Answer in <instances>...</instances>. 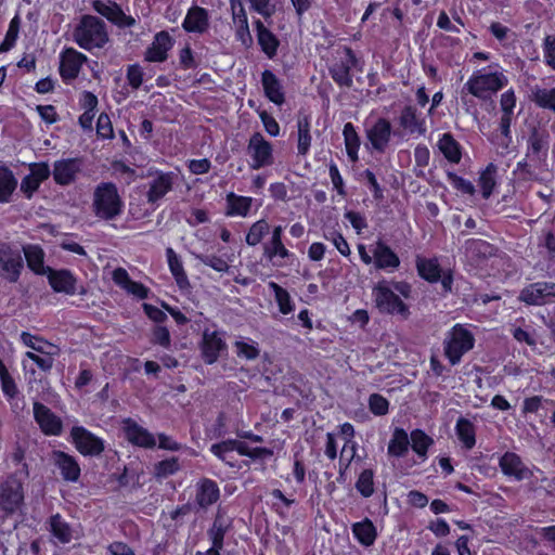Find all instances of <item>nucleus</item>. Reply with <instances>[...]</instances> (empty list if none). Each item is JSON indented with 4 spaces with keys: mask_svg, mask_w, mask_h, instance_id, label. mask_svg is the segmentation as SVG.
<instances>
[{
    "mask_svg": "<svg viewBox=\"0 0 555 555\" xmlns=\"http://www.w3.org/2000/svg\"><path fill=\"white\" fill-rule=\"evenodd\" d=\"M70 436L77 450L83 455H100L104 450V443L102 439L94 436L83 427H73L70 430Z\"/></svg>",
    "mask_w": 555,
    "mask_h": 555,
    "instance_id": "9b49d317",
    "label": "nucleus"
},
{
    "mask_svg": "<svg viewBox=\"0 0 555 555\" xmlns=\"http://www.w3.org/2000/svg\"><path fill=\"white\" fill-rule=\"evenodd\" d=\"M220 496V490L216 481L203 478L196 485V503L202 508H207L215 504Z\"/></svg>",
    "mask_w": 555,
    "mask_h": 555,
    "instance_id": "4be33fe9",
    "label": "nucleus"
},
{
    "mask_svg": "<svg viewBox=\"0 0 555 555\" xmlns=\"http://www.w3.org/2000/svg\"><path fill=\"white\" fill-rule=\"evenodd\" d=\"M370 411L375 415H385L388 412L389 402L379 393H373L369 398Z\"/></svg>",
    "mask_w": 555,
    "mask_h": 555,
    "instance_id": "052dcab7",
    "label": "nucleus"
},
{
    "mask_svg": "<svg viewBox=\"0 0 555 555\" xmlns=\"http://www.w3.org/2000/svg\"><path fill=\"white\" fill-rule=\"evenodd\" d=\"M374 264L377 269L395 270L400 264L399 257L385 243L378 241L373 249Z\"/></svg>",
    "mask_w": 555,
    "mask_h": 555,
    "instance_id": "cd10ccee",
    "label": "nucleus"
},
{
    "mask_svg": "<svg viewBox=\"0 0 555 555\" xmlns=\"http://www.w3.org/2000/svg\"><path fill=\"white\" fill-rule=\"evenodd\" d=\"M227 530L228 525L225 524L222 515L218 512L211 528L208 530V535L211 540V545L216 546V548H222L223 539Z\"/></svg>",
    "mask_w": 555,
    "mask_h": 555,
    "instance_id": "37998d69",
    "label": "nucleus"
},
{
    "mask_svg": "<svg viewBox=\"0 0 555 555\" xmlns=\"http://www.w3.org/2000/svg\"><path fill=\"white\" fill-rule=\"evenodd\" d=\"M411 442L413 451L422 459L427 455L428 448L434 443V440L421 429H415L411 433Z\"/></svg>",
    "mask_w": 555,
    "mask_h": 555,
    "instance_id": "c03bdc74",
    "label": "nucleus"
},
{
    "mask_svg": "<svg viewBox=\"0 0 555 555\" xmlns=\"http://www.w3.org/2000/svg\"><path fill=\"white\" fill-rule=\"evenodd\" d=\"M87 56L74 48H66L60 56V74L64 80L77 78Z\"/></svg>",
    "mask_w": 555,
    "mask_h": 555,
    "instance_id": "ddd939ff",
    "label": "nucleus"
},
{
    "mask_svg": "<svg viewBox=\"0 0 555 555\" xmlns=\"http://www.w3.org/2000/svg\"><path fill=\"white\" fill-rule=\"evenodd\" d=\"M399 125L411 134L424 135L427 130L425 119L418 116L416 107L412 105L402 108Z\"/></svg>",
    "mask_w": 555,
    "mask_h": 555,
    "instance_id": "5701e85b",
    "label": "nucleus"
},
{
    "mask_svg": "<svg viewBox=\"0 0 555 555\" xmlns=\"http://www.w3.org/2000/svg\"><path fill=\"white\" fill-rule=\"evenodd\" d=\"M17 186V180L11 169L0 166V203H9Z\"/></svg>",
    "mask_w": 555,
    "mask_h": 555,
    "instance_id": "f704fd0d",
    "label": "nucleus"
},
{
    "mask_svg": "<svg viewBox=\"0 0 555 555\" xmlns=\"http://www.w3.org/2000/svg\"><path fill=\"white\" fill-rule=\"evenodd\" d=\"M269 287L273 291L275 300L279 305V309L283 314H288L293 311V305L291 300V296L286 289L276 284L275 282H270Z\"/></svg>",
    "mask_w": 555,
    "mask_h": 555,
    "instance_id": "09e8293b",
    "label": "nucleus"
},
{
    "mask_svg": "<svg viewBox=\"0 0 555 555\" xmlns=\"http://www.w3.org/2000/svg\"><path fill=\"white\" fill-rule=\"evenodd\" d=\"M548 134L545 130L533 127L528 140L526 158L517 164V169L522 173L532 176L531 168H541L547 157Z\"/></svg>",
    "mask_w": 555,
    "mask_h": 555,
    "instance_id": "f03ea898",
    "label": "nucleus"
},
{
    "mask_svg": "<svg viewBox=\"0 0 555 555\" xmlns=\"http://www.w3.org/2000/svg\"><path fill=\"white\" fill-rule=\"evenodd\" d=\"M391 124L386 118H378L366 131L367 139L373 149L380 153L386 151L391 139Z\"/></svg>",
    "mask_w": 555,
    "mask_h": 555,
    "instance_id": "2eb2a0df",
    "label": "nucleus"
},
{
    "mask_svg": "<svg viewBox=\"0 0 555 555\" xmlns=\"http://www.w3.org/2000/svg\"><path fill=\"white\" fill-rule=\"evenodd\" d=\"M311 141L309 117L300 115L297 118V152L299 155L305 156L308 154Z\"/></svg>",
    "mask_w": 555,
    "mask_h": 555,
    "instance_id": "72a5a7b5",
    "label": "nucleus"
},
{
    "mask_svg": "<svg viewBox=\"0 0 555 555\" xmlns=\"http://www.w3.org/2000/svg\"><path fill=\"white\" fill-rule=\"evenodd\" d=\"M438 147L449 162L454 164L460 163L462 157L461 147L452 134L443 133L438 141Z\"/></svg>",
    "mask_w": 555,
    "mask_h": 555,
    "instance_id": "e433bc0d",
    "label": "nucleus"
},
{
    "mask_svg": "<svg viewBox=\"0 0 555 555\" xmlns=\"http://www.w3.org/2000/svg\"><path fill=\"white\" fill-rule=\"evenodd\" d=\"M0 382H1V388L4 395H7L10 398H14L17 393V387L10 375L7 366L4 365L3 361L0 359Z\"/></svg>",
    "mask_w": 555,
    "mask_h": 555,
    "instance_id": "4d7b16f0",
    "label": "nucleus"
},
{
    "mask_svg": "<svg viewBox=\"0 0 555 555\" xmlns=\"http://www.w3.org/2000/svg\"><path fill=\"white\" fill-rule=\"evenodd\" d=\"M418 274L428 282H437L441 279V270L436 259L418 257L416 260Z\"/></svg>",
    "mask_w": 555,
    "mask_h": 555,
    "instance_id": "58836bf2",
    "label": "nucleus"
},
{
    "mask_svg": "<svg viewBox=\"0 0 555 555\" xmlns=\"http://www.w3.org/2000/svg\"><path fill=\"white\" fill-rule=\"evenodd\" d=\"M247 154L251 158L250 168L258 170L274 162L272 144L260 132H255L248 141Z\"/></svg>",
    "mask_w": 555,
    "mask_h": 555,
    "instance_id": "0eeeda50",
    "label": "nucleus"
},
{
    "mask_svg": "<svg viewBox=\"0 0 555 555\" xmlns=\"http://www.w3.org/2000/svg\"><path fill=\"white\" fill-rule=\"evenodd\" d=\"M519 300L530 306H543L555 301V283L537 282L525 287Z\"/></svg>",
    "mask_w": 555,
    "mask_h": 555,
    "instance_id": "1a4fd4ad",
    "label": "nucleus"
},
{
    "mask_svg": "<svg viewBox=\"0 0 555 555\" xmlns=\"http://www.w3.org/2000/svg\"><path fill=\"white\" fill-rule=\"evenodd\" d=\"M264 255L272 259L275 256H279L281 258L288 257L289 253L285 248L284 244L281 241H270L268 244L264 245Z\"/></svg>",
    "mask_w": 555,
    "mask_h": 555,
    "instance_id": "e2e57ef3",
    "label": "nucleus"
},
{
    "mask_svg": "<svg viewBox=\"0 0 555 555\" xmlns=\"http://www.w3.org/2000/svg\"><path fill=\"white\" fill-rule=\"evenodd\" d=\"M183 28L190 33H204L208 28V13L201 7H193L189 10Z\"/></svg>",
    "mask_w": 555,
    "mask_h": 555,
    "instance_id": "c756f323",
    "label": "nucleus"
},
{
    "mask_svg": "<svg viewBox=\"0 0 555 555\" xmlns=\"http://www.w3.org/2000/svg\"><path fill=\"white\" fill-rule=\"evenodd\" d=\"M507 82V77L502 73H481L478 70L466 81L462 92L467 91L476 98L486 100L505 87Z\"/></svg>",
    "mask_w": 555,
    "mask_h": 555,
    "instance_id": "20e7f679",
    "label": "nucleus"
},
{
    "mask_svg": "<svg viewBox=\"0 0 555 555\" xmlns=\"http://www.w3.org/2000/svg\"><path fill=\"white\" fill-rule=\"evenodd\" d=\"M543 53L545 63L555 69V36L547 35L543 42Z\"/></svg>",
    "mask_w": 555,
    "mask_h": 555,
    "instance_id": "69168bd1",
    "label": "nucleus"
},
{
    "mask_svg": "<svg viewBox=\"0 0 555 555\" xmlns=\"http://www.w3.org/2000/svg\"><path fill=\"white\" fill-rule=\"evenodd\" d=\"M236 354L247 360H255L259 356V349L256 344H249L243 340L235 341Z\"/></svg>",
    "mask_w": 555,
    "mask_h": 555,
    "instance_id": "680f3d73",
    "label": "nucleus"
},
{
    "mask_svg": "<svg viewBox=\"0 0 555 555\" xmlns=\"http://www.w3.org/2000/svg\"><path fill=\"white\" fill-rule=\"evenodd\" d=\"M464 249L466 258L475 264H479L495 253V248L490 243L480 238L467 240Z\"/></svg>",
    "mask_w": 555,
    "mask_h": 555,
    "instance_id": "412c9836",
    "label": "nucleus"
},
{
    "mask_svg": "<svg viewBox=\"0 0 555 555\" xmlns=\"http://www.w3.org/2000/svg\"><path fill=\"white\" fill-rule=\"evenodd\" d=\"M176 175L172 172H156L149 182L147 202L155 204L162 199L169 191H171L175 183Z\"/></svg>",
    "mask_w": 555,
    "mask_h": 555,
    "instance_id": "a211bd4d",
    "label": "nucleus"
},
{
    "mask_svg": "<svg viewBox=\"0 0 555 555\" xmlns=\"http://www.w3.org/2000/svg\"><path fill=\"white\" fill-rule=\"evenodd\" d=\"M512 335L518 343H525L531 348L538 344L535 330L527 325L525 327H513Z\"/></svg>",
    "mask_w": 555,
    "mask_h": 555,
    "instance_id": "6e6d98bb",
    "label": "nucleus"
},
{
    "mask_svg": "<svg viewBox=\"0 0 555 555\" xmlns=\"http://www.w3.org/2000/svg\"><path fill=\"white\" fill-rule=\"evenodd\" d=\"M24 500L23 486L10 478L0 486V507L7 513H14Z\"/></svg>",
    "mask_w": 555,
    "mask_h": 555,
    "instance_id": "f8f14e48",
    "label": "nucleus"
},
{
    "mask_svg": "<svg viewBox=\"0 0 555 555\" xmlns=\"http://www.w3.org/2000/svg\"><path fill=\"white\" fill-rule=\"evenodd\" d=\"M195 257L198 261H201L205 266L212 268L214 270H216L218 272H227L230 268L228 262L224 259H222L221 257L216 256V255L201 254V255H196Z\"/></svg>",
    "mask_w": 555,
    "mask_h": 555,
    "instance_id": "13d9d810",
    "label": "nucleus"
},
{
    "mask_svg": "<svg viewBox=\"0 0 555 555\" xmlns=\"http://www.w3.org/2000/svg\"><path fill=\"white\" fill-rule=\"evenodd\" d=\"M337 54L338 56L330 67V74L337 85L350 88L353 83L350 70L357 66L358 60L353 51L348 47H345Z\"/></svg>",
    "mask_w": 555,
    "mask_h": 555,
    "instance_id": "6e6552de",
    "label": "nucleus"
},
{
    "mask_svg": "<svg viewBox=\"0 0 555 555\" xmlns=\"http://www.w3.org/2000/svg\"><path fill=\"white\" fill-rule=\"evenodd\" d=\"M373 470L372 469H364L357 482L356 488L364 498H370L374 493V481H373Z\"/></svg>",
    "mask_w": 555,
    "mask_h": 555,
    "instance_id": "864d4df0",
    "label": "nucleus"
},
{
    "mask_svg": "<svg viewBox=\"0 0 555 555\" xmlns=\"http://www.w3.org/2000/svg\"><path fill=\"white\" fill-rule=\"evenodd\" d=\"M409 446L410 439L406 431L402 428H396L388 444V453L397 457L404 456Z\"/></svg>",
    "mask_w": 555,
    "mask_h": 555,
    "instance_id": "4c0bfd02",
    "label": "nucleus"
},
{
    "mask_svg": "<svg viewBox=\"0 0 555 555\" xmlns=\"http://www.w3.org/2000/svg\"><path fill=\"white\" fill-rule=\"evenodd\" d=\"M255 27L257 33V41L261 48V51L268 56V59H273L278 53L280 40L270 29L264 26L260 20L255 22Z\"/></svg>",
    "mask_w": 555,
    "mask_h": 555,
    "instance_id": "393cba45",
    "label": "nucleus"
},
{
    "mask_svg": "<svg viewBox=\"0 0 555 555\" xmlns=\"http://www.w3.org/2000/svg\"><path fill=\"white\" fill-rule=\"evenodd\" d=\"M473 334L461 324L453 326L444 340V354L452 365L457 364L464 353L474 347Z\"/></svg>",
    "mask_w": 555,
    "mask_h": 555,
    "instance_id": "423d86ee",
    "label": "nucleus"
},
{
    "mask_svg": "<svg viewBox=\"0 0 555 555\" xmlns=\"http://www.w3.org/2000/svg\"><path fill=\"white\" fill-rule=\"evenodd\" d=\"M225 202H227V208H225L227 216L246 217L248 215V212L250 211L253 198L247 197V196L236 195L235 193L230 192L227 194Z\"/></svg>",
    "mask_w": 555,
    "mask_h": 555,
    "instance_id": "2f4dec72",
    "label": "nucleus"
},
{
    "mask_svg": "<svg viewBox=\"0 0 555 555\" xmlns=\"http://www.w3.org/2000/svg\"><path fill=\"white\" fill-rule=\"evenodd\" d=\"M124 429L126 437L134 446L142 448H154L156 446V439L153 434L147 429L140 426L137 422L131 418L124 421Z\"/></svg>",
    "mask_w": 555,
    "mask_h": 555,
    "instance_id": "aec40b11",
    "label": "nucleus"
},
{
    "mask_svg": "<svg viewBox=\"0 0 555 555\" xmlns=\"http://www.w3.org/2000/svg\"><path fill=\"white\" fill-rule=\"evenodd\" d=\"M455 431L457 438L467 450H470L475 447L476 430L474 424L469 420L460 417L455 425Z\"/></svg>",
    "mask_w": 555,
    "mask_h": 555,
    "instance_id": "c9c22d12",
    "label": "nucleus"
},
{
    "mask_svg": "<svg viewBox=\"0 0 555 555\" xmlns=\"http://www.w3.org/2000/svg\"><path fill=\"white\" fill-rule=\"evenodd\" d=\"M352 532L358 541L365 546L372 545L376 539V530L370 519L353 524Z\"/></svg>",
    "mask_w": 555,
    "mask_h": 555,
    "instance_id": "ea45409f",
    "label": "nucleus"
},
{
    "mask_svg": "<svg viewBox=\"0 0 555 555\" xmlns=\"http://www.w3.org/2000/svg\"><path fill=\"white\" fill-rule=\"evenodd\" d=\"M531 101L534 102L539 107L552 111L555 114V88H532Z\"/></svg>",
    "mask_w": 555,
    "mask_h": 555,
    "instance_id": "a19ab883",
    "label": "nucleus"
},
{
    "mask_svg": "<svg viewBox=\"0 0 555 555\" xmlns=\"http://www.w3.org/2000/svg\"><path fill=\"white\" fill-rule=\"evenodd\" d=\"M53 354L54 352L46 349L44 353L27 351L25 357L34 361L41 371L49 372L54 364Z\"/></svg>",
    "mask_w": 555,
    "mask_h": 555,
    "instance_id": "603ef678",
    "label": "nucleus"
},
{
    "mask_svg": "<svg viewBox=\"0 0 555 555\" xmlns=\"http://www.w3.org/2000/svg\"><path fill=\"white\" fill-rule=\"evenodd\" d=\"M93 9L108 21L116 24L119 17L124 16L122 10L116 3H105L101 0L93 1Z\"/></svg>",
    "mask_w": 555,
    "mask_h": 555,
    "instance_id": "49530a36",
    "label": "nucleus"
},
{
    "mask_svg": "<svg viewBox=\"0 0 555 555\" xmlns=\"http://www.w3.org/2000/svg\"><path fill=\"white\" fill-rule=\"evenodd\" d=\"M20 33V17L15 16L11 20L3 41L0 43V53L11 50L18 37Z\"/></svg>",
    "mask_w": 555,
    "mask_h": 555,
    "instance_id": "8fccbe9b",
    "label": "nucleus"
},
{
    "mask_svg": "<svg viewBox=\"0 0 555 555\" xmlns=\"http://www.w3.org/2000/svg\"><path fill=\"white\" fill-rule=\"evenodd\" d=\"M227 344L217 331H204L202 340V356L207 364L215 363L220 352L224 351Z\"/></svg>",
    "mask_w": 555,
    "mask_h": 555,
    "instance_id": "dca6fc26",
    "label": "nucleus"
},
{
    "mask_svg": "<svg viewBox=\"0 0 555 555\" xmlns=\"http://www.w3.org/2000/svg\"><path fill=\"white\" fill-rule=\"evenodd\" d=\"M448 178L456 190L468 195H473L475 193V186L470 181L452 172L448 173Z\"/></svg>",
    "mask_w": 555,
    "mask_h": 555,
    "instance_id": "338daca9",
    "label": "nucleus"
},
{
    "mask_svg": "<svg viewBox=\"0 0 555 555\" xmlns=\"http://www.w3.org/2000/svg\"><path fill=\"white\" fill-rule=\"evenodd\" d=\"M22 343L30 348L33 352L44 353L47 348H54V346L39 336H35L28 332L21 334Z\"/></svg>",
    "mask_w": 555,
    "mask_h": 555,
    "instance_id": "3c124183",
    "label": "nucleus"
},
{
    "mask_svg": "<svg viewBox=\"0 0 555 555\" xmlns=\"http://www.w3.org/2000/svg\"><path fill=\"white\" fill-rule=\"evenodd\" d=\"M51 459L64 480L69 482L78 481L80 477V466L74 456L56 450L52 452Z\"/></svg>",
    "mask_w": 555,
    "mask_h": 555,
    "instance_id": "6ab92c4d",
    "label": "nucleus"
},
{
    "mask_svg": "<svg viewBox=\"0 0 555 555\" xmlns=\"http://www.w3.org/2000/svg\"><path fill=\"white\" fill-rule=\"evenodd\" d=\"M261 83L266 96L274 104L281 105L285 102L282 83L274 73L266 69L261 74Z\"/></svg>",
    "mask_w": 555,
    "mask_h": 555,
    "instance_id": "bb28decb",
    "label": "nucleus"
},
{
    "mask_svg": "<svg viewBox=\"0 0 555 555\" xmlns=\"http://www.w3.org/2000/svg\"><path fill=\"white\" fill-rule=\"evenodd\" d=\"M23 251L28 268L36 274L44 275L51 269L44 266V251L39 245H26Z\"/></svg>",
    "mask_w": 555,
    "mask_h": 555,
    "instance_id": "7c9ffc66",
    "label": "nucleus"
},
{
    "mask_svg": "<svg viewBox=\"0 0 555 555\" xmlns=\"http://www.w3.org/2000/svg\"><path fill=\"white\" fill-rule=\"evenodd\" d=\"M179 468V460L177 457H170L155 464L154 476L156 478H166L177 473Z\"/></svg>",
    "mask_w": 555,
    "mask_h": 555,
    "instance_id": "5fc2aeb1",
    "label": "nucleus"
},
{
    "mask_svg": "<svg viewBox=\"0 0 555 555\" xmlns=\"http://www.w3.org/2000/svg\"><path fill=\"white\" fill-rule=\"evenodd\" d=\"M23 268V258L20 251L0 242V273L10 282H16Z\"/></svg>",
    "mask_w": 555,
    "mask_h": 555,
    "instance_id": "9d476101",
    "label": "nucleus"
},
{
    "mask_svg": "<svg viewBox=\"0 0 555 555\" xmlns=\"http://www.w3.org/2000/svg\"><path fill=\"white\" fill-rule=\"evenodd\" d=\"M44 275H47L49 284L54 292L66 295L77 293V280L69 270H54L51 268Z\"/></svg>",
    "mask_w": 555,
    "mask_h": 555,
    "instance_id": "f3484780",
    "label": "nucleus"
},
{
    "mask_svg": "<svg viewBox=\"0 0 555 555\" xmlns=\"http://www.w3.org/2000/svg\"><path fill=\"white\" fill-rule=\"evenodd\" d=\"M372 296L380 313L399 315L402 320L409 319V307L395 294L387 281L378 282L372 289Z\"/></svg>",
    "mask_w": 555,
    "mask_h": 555,
    "instance_id": "39448f33",
    "label": "nucleus"
},
{
    "mask_svg": "<svg viewBox=\"0 0 555 555\" xmlns=\"http://www.w3.org/2000/svg\"><path fill=\"white\" fill-rule=\"evenodd\" d=\"M34 417L43 434L59 436L62 433V421L48 406L35 401Z\"/></svg>",
    "mask_w": 555,
    "mask_h": 555,
    "instance_id": "4468645a",
    "label": "nucleus"
},
{
    "mask_svg": "<svg viewBox=\"0 0 555 555\" xmlns=\"http://www.w3.org/2000/svg\"><path fill=\"white\" fill-rule=\"evenodd\" d=\"M73 40L87 51L101 49L108 41L106 24L96 16L83 15L73 30Z\"/></svg>",
    "mask_w": 555,
    "mask_h": 555,
    "instance_id": "f257e3e1",
    "label": "nucleus"
},
{
    "mask_svg": "<svg viewBox=\"0 0 555 555\" xmlns=\"http://www.w3.org/2000/svg\"><path fill=\"white\" fill-rule=\"evenodd\" d=\"M495 175L496 167L493 164H489L487 168L481 172L479 178V185L481 188L482 196L485 198L490 197L495 186Z\"/></svg>",
    "mask_w": 555,
    "mask_h": 555,
    "instance_id": "a18cd8bd",
    "label": "nucleus"
},
{
    "mask_svg": "<svg viewBox=\"0 0 555 555\" xmlns=\"http://www.w3.org/2000/svg\"><path fill=\"white\" fill-rule=\"evenodd\" d=\"M172 47L171 37L166 31L156 34L151 47L145 52V60L149 62H164L167 52Z\"/></svg>",
    "mask_w": 555,
    "mask_h": 555,
    "instance_id": "a878e982",
    "label": "nucleus"
},
{
    "mask_svg": "<svg viewBox=\"0 0 555 555\" xmlns=\"http://www.w3.org/2000/svg\"><path fill=\"white\" fill-rule=\"evenodd\" d=\"M51 533L61 543H68L72 540V529L69 525L59 515H53L50 518Z\"/></svg>",
    "mask_w": 555,
    "mask_h": 555,
    "instance_id": "79ce46f5",
    "label": "nucleus"
},
{
    "mask_svg": "<svg viewBox=\"0 0 555 555\" xmlns=\"http://www.w3.org/2000/svg\"><path fill=\"white\" fill-rule=\"evenodd\" d=\"M250 9L260 14L264 20H269L275 13V4L272 0H248Z\"/></svg>",
    "mask_w": 555,
    "mask_h": 555,
    "instance_id": "bf43d9fd",
    "label": "nucleus"
},
{
    "mask_svg": "<svg viewBox=\"0 0 555 555\" xmlns=\"http://www.w3.org/2000/svg\"><path fill=\"white\" fill-rule=\"evenodd\" d=\"M127 80L132 89H139L143 82L142 67L138 64L129 65L127 68Z\"/></svg>",
    "mask_w": 555,
    "mask_h": 555,
    "instance_id": "0e129e2a",
    "label": "nucleus"
},
{
    "mask_svg": "<svg viewBox=\"0 0 555 555\" xmlns=\"http://www.w3.org/2000/svg\"><path fill=\"white\" fill-rule=\"evenodd\" d=\"M30 176L34 177L39 183L46 181L50 175L51 170L47 163H34L29 166Z\"/></svg>",
    "mask_w": 555,
    "mask_h": 555,
    "instance_id": "774afa93",
    "label": "nucleus"
},
{
    "mask_svg": "<svg viewBox=\"0 0 555 555\" xmlns=\"http://www.w3.org/2000/svg\"><path fill=\"white\" fill-rule=\"evenodd\" d=\"M500 467L505 475L515 477L517 480L525 479L529 473L520 457L512 452H506L500 459Z\"/></svg>",
    "mask_w": 555,
    "mask_h": 555,
    "instance_id": "c85d7f7f",
    "label": "nucleus"
},
{
    "mask_svg": "<svg viewBox=\"0 0 555 555\" xmlns=\"http://www.w3.org/2000/svg\"><path fill=\"white\" fill-rule=\"evenodd\" d=\"M270 227L264 219L258 220L249 228L246 235V243L249 246H256L261 242L264 235L269 233Z\"/></svg>",
    "mask_w": 555,
    "mask_h": 555,
    "instance_id": "de8ad7c7",
    "label": "nucleus"
},
{
    "mask_svg": "<svg viewBox=\"0 0 555 555\" xmlns=\"http://www.w3.org/2000/svg\"><path fill=\"white\" fill-rule=\"evenodd\" d=\"M166 257H167L169 270H170L171 274L173 275L178 286L182 289L189 287L190 282H189L188 275L184 271L183 263H182L180 256L171 247H168L166 249Z\"/></svg>",
    "mask_w": 555,
    "mask_h": 555,
    "instance_id": "473e14b6",
    "label": "nucleus"
},
{
    "mask_svg": "<svg viewBox=\"0 0 555 555\" xmlns=\"http://www.w3.org/2000/svg\"><path fill=\"white\" fill-rule=\"evenodd\" d=\"M92 208L95 216L104 220H112L120 215L122 202L114 183L102 182L95 188Z\"/></svg>",
    "mask_w": 555,
    "mask_h": 555,
    "instance_id": "7ed1b4c3",
    "label": "nucleus"
},
{
    "mask_svg": "<svg viewBox=\"0 0 555 555\" xmlns=\"http://www.w3.org/2000/svg\"><path fill=\"white\" fill-rule=\"evenodd\" d=\"M80 170V164L77 159H62L54 163L53 179L60 185L70 184Z\"/></svg>",
    "mask_w": 555,
    "mask_h": 555,
    "instance_id": "b1692460",
    "label": "nucleus"
}]
</instances>
